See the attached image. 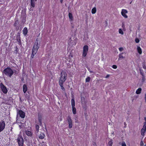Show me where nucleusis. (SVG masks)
I'll return each instance as SVG.
<instances>
[{
	"label": "nucleus",
	"instance_id": "f257e3e1",
	"mask_svg": "<svg viewBox=\"0 0 146 146\" xmlns=\"http://www.w3.org/2000/svg\"><path fill=\"white\" fill-rule=\"evenodd\" d=\"M38 48L39 46L38 41H37V40H36L35 43L33 47L32 52L31 56V58L32 59L34 57V56L37 52Z\"/></svg>",
	"mask_w": 146,
	"mask_h": 146
},
{
	"label": "nucleus",
	"instance_id": "f03ea898",
	"mask_svg": "<svg viewBox=\"0 0 146 146\" xmlns=\"http://www.w3.org/2000/svg\"><path fill=\"white\" fill-rule=\"evenodd\" d=\"M67 77V74L66 72L64 71H62L59 78V83H64Z\"/></svg>",
	"mask_w": 146,
	"mask_h": 146
},
{
	"label": "nucleus",
	"instance_id": "7ed1b4c3",
	"mask_svg": "<svg viewBox=\"0 0 146 146\" xmlns=\"http://www.w3.org/2000/svg\"><path fill=\"white\" fill-rule=\"evenodd\" d=\"M3 73L6 76L11 78L13 74V72L11 68L8 67L4 70Z\"/></svg>",
	"mask_w": 146,
	"mask_h": 146
},
{
	"label": "nucleus",
	"instance_id": "20e7f679",
	"mask_svg": "<svg viewBox=\"0 0 146 146\" xmlns=\"http://www.w3.org/2000/svg\"><path fill=\"white\" fill-rule=\"evenodd\" d=\"M17 140L19 146H23V139L21 134H20L19 135Z\"/></svg>",
	"mask_w": 146,
	"mask_h": 146
},
{
	"label": "nucleus",
	"instance_id": "39448f33",
	"mask_svg": "<svg viewBox=\"0 0 146 146\" xmlns=\"http://www.w3.org/2000/svg\"><path fill=\"white\" fill-rule=\"evenodd\" d=\"M88 50V46L87 45H85L83 47V50L82 56L84 57L86 56Z\"/></svg>",
	"mask_w": 146,
	"mask_h": 146
},
{
	"label": "nucleus",
	"instance_id": "423d86ee",
	"mask_svg": "<svg viewBox=\"0 0 146 146\" xmlns=\"http://www.w3.org/2000/svg\"><path fill=\"white\" fill-rule=\"evenodd\" d=\"M5 122L3 120L0 121V133L5 129Z\"/></svg>",
	"mask_w": 146,
	"mask_h": 146
},
{
	"label": "nucleus",
	"instance_id": "0eeeda50",
	"mask_svg": "<svg viewBox=\"0 0 146 146\" xmlns=\"http://www.w3.org/2000/svg\"><path fill=\"white\" fill-rule=\"evenodd\" d=\"M0 86L3 93L5 94H6L7 92L6 87L1 83L0 84Z\"/></svg>",
	"mask_w": 146,
	"mask_h": 146
},
{
	"label": "nucleus",
	"instance_id": "6e6552de",
	"mask_svg": "<svg viewBox=\"0 0 146 146\" xmlns=\"http://www.w3.org/2000/svg\"><path fill=\"white\" fill-rule=\"evenodd\" d=\"M146 130V122L144 123V125L143 128L141 130V135L143 136H144L145 135L144 133Z\"/></svg>",
	"mask_w": 146,
	"mask_h": 146
},
{
	"label": "nucleus",
	"instance_id": "1a4fd4ad",
	"mask_svg": "<svg viewBox=\"0 0 146 146\" xmlns=\"http://www.w3.org/2000/svg\"><path fill=\"white\" fill-rule=\"evenodd\" d=\"M128 12L126 10L122 9L121 10V14L122 16L125 18H127L128 17L127 16L126 14Z\"/></svg>",
	"mask_w": 146,
	"mask_h": 146
},
{
	"label": "nucleus",
	"instance_id": "9d476101",
	"mask_svg": "<svg viewBox=\"0 0 146 146\" xmlns=\"http://www.w3.org/2000/svg\"><path fill=\"white\" fill-rule=\"evenodd\" d=\"M67 121L69 124V127L71 128L72 126V119L70 117H68L67 118Z\"/></svg>",
	"mask_w": 146,
	"mask_h": 146
},
{
	"label": "nucleus",
	"instance_id": "9b49d317",
	"mask_svg": "<svg viewBox=\"0 0 146 146\" xmlns=\"http://www.w3.org/2000/svg\"><path fill=\"white\" fill-rule=\"evenodd\" d=\"M18 113L19 114L20 116L22 118H24L25 117V113L22 110L19 111Z\"/></svg>",
	"mask_w": 146,
	"mask_h": 146
},
{
	"label": "nucleus",
	"instance_id": "f8f14e48",
	"mask_svg": "<svg viewBox=\"0 0 146 146\" xmlns=\"http://www.w3.org/2000/svg\"><path fill=\"white\" fill-rule=\"evenodd\" d=\"M73 57L72 54L70 53L68 55V56L67 60H68L69 62H72V60L71 59Z\"/></svg>",
	"mask_w": 146,
	"mask_h": 146
},
{
	"label": "nucleus",
	"instance_id": "ddd939ff",
	"mask_svg": "<svg viewBox=\"0 0 146 146\" xmlns=\"http://www.w3.org/2000/svg\"><path fill=\"white\" fill-rule=\"evenodd\" d=\"M18 24L19 21L18 20H17L15 21L14 26L15 27V29L17 31L19 29V27L17 26V25Z\"/></svg>",
	"mask_w": 146,
	"mask_h": 146
},
{
	"label": "nucleus",
	"instance_id": "4468645a",
	"mask_svg": "<svg viewBox=\"0 0 146 146\" xmlns=\"http://www.w3.org/2000/svg\"><path fill=\"white\" fill-rule=\"evenodd\" d=\"M23 33L25 36L27 34L28 32L27 29L26 27H25L23 31Z\"/></svg>",
	"mask_w": 146,
	"mask_h": 146
},
{
	"label": "nucleus",
	"instance_id": "2eb2a0df",
	"mask_svg": "<svg viewBox=\"0 0 146 146\" xmlns=\"http://www.w3.org/2000/svg\"><path fill=\"white\" fill-rule=\"evenodd\" d=\"M27 90V85L24 84L23 86V91L24 93H25Z\"/></svg>",
	"mask_w": 146,
	"mask_h": 146
},
{
	"label": "nucleus",
	"instance_id": "dca6fc26",
	"mask_svg": "<svg viewBox=\"0 0 146 146\" xmlns=\"http://www.w3.org/2000/svg\"><path fill=\"white\" fill-rule=\"evenodd\" d=\"M68 17L70 21H72L73 20V17L71 13H69L68 14Z\"/></svg>",
	"mask_w": 146,
	"mask_h": 146
},
{
	"label": "nucleus",
	"instance_id": "f3484780",
	"mask_svg": "<svg viewBox=\"0 0 146 146\" xmlns=\"http://www.w3.org/2000/svg\"><path fill=\"white\" fill-rule=\"evenodd\" d=\"M59 85L61 87V90L63 92H65V89L64 88L63 86V84L64 83H59Z\"/></svg>",
	"mask_w": 146,
	"mask_h": 146
},
{
	"label": "nucleus",
	"instance_id": "a211bd4d",
	"mask_svg": "<svg viewBox=\"0 0 146 146\" xmlns=\"http://www.w3.org/2000/svg\"><path fill=\"white\" fill-rule=\"evenodd\" d=\"M142 90V89L141 88H138L136 91V93L138 94L141 93Z\"/></svg>",
	"mask_w": 146,
	"mask_h": 146
},
{
	"label": "nucleus",
	"instance_id": "6ab92c4d",
	"mask_svg": "<svg viewBox=\"0 0 146 146\" xmlns=\"http://www.w3.org/2000/svg\"><path fill=\"white\" fill-rule=\"evenodd\" d=\"M137 50L138 52L140 54H141L142 53V51L141 48L139 46H138L137 48Z\"/></svg>",
	"mask_w": 146,
	"mask_h": 146
},
{
	"label": "nucleus",
	"instance_id": "aec40b11",
	"mask_svg": "<svg viewBox=\"0 0 146 146\" xmlns=\"http://www.w3.org/2000/svg\"><path fill=\"white\" fill-rule=\"evenodd\" d=\"M123 54V53L122 52L119 54L118 60H120L121 59H123L124 58V57L122 55Z\"/></svg>",
	"mask_w": 146,
	"mask_h": 146
},
{
	"label": "nucleus",
	"instance_id": "412c9836",
	"mask_svg": "<svg viewBox=\"0 0 146 146\" xmlns=\"http://www.w3.org/2000/svg\"><path fill=\"white\" fill-rule=\"evenodd\" d=\"M26 134L29 136H31L32 135V133L31 132L29 131H26Z\"/></svg>",
	"mask_w": 146,
	"mask_h": 146
},
{
	"label": "nucleus",
	"instance_id": "4be33fe9",
	"mask_svg": "<svg viewBox=\"0 0 146 146\" xmlns=\"http://www.w3.org/2000/svg\"><path fill=\"white\" fill-rule=\"evenodd\" d=\"M96 7H94L93 8L91 11L92 13V14H94L96 12Z\"/></svg>",
	"mask_w": 146,
	"mask_h": 146
},
{
	"label": "nucleus",
	"instance_id": "5701e85b",
	"mask_svg": "<svg viewBox=\"0 0 146 146\" xmlns=\"http://www.w3.org/2000/svg\"><path fill=\"white\" fill-rule=\"evenodd\" d=\"M45 136V135L43 133H41L40 136H39V138L40 139H42L44 138Z\"/></svg>",
	"mask_w": 146,
	"mask_h": 146
},
{
	"label": "nucleus",
	"instance_id": "b1692460",
	"mask_svg": "<svg viewBox=\"0 0 146 146\" xmlns=\"http://www.w3.org/2000/svg\"><path fill=\"white\" fill-rule=\"evenodd\" d=\"M17 40L18 42L19 43V44H21V38L20 37V36H17Z\"/></svg>",
	"mask_w": 146,
	"mask_h": 146
},
{
	"label": "nucleus",
	"instance_id": "393cba45",
	"mask_svg": "<svg viewBox=\"0 0 146 146\" xmlns=\"http://www.w3.org/2000/svg\"><path fill=\"white\" fill-rule=\"evenodd\" d=\"M31 5L33 7H35V2L34 1V0H31Z\"/></svg>",
	"mask_w": 146,
	"mask_h": 146
},
{
	"label": "nucleus",
	"instance_id": "a878e982",
	"mask_svg": "<svg viewBox=\"0 0 146 146\" xmlns=\"http://www.w3.org/2000/svg\"><path fill=\"white\" fill-rule=\"evenodd\" d=\"M108 145L110 146H112L113 144V141L112 139H110L108 142Z\"/></svg>",
	"mask_w": 146,
	"mask_h": 146
},
{
	"label": "nucleus",
	"instance_id": "bb28decb",
	"mask_svg": "<svg viewBox=\"0 0 146 146\" xmlns=\"http://www.w3.org/2000/svg\"><path fill=\"white\" fill-rule=\"evenodd\" d=\"M72 111L74 114H75L76 113V109L75 107L72 108Z\"/></svg>",
	"mask_w": 146,
	"mask_h": 146
},
{
	"label": "nucleus",
	"instance_id": "cd10ccee",
	"mask_svg": "<svg viewBox=\"0 0 146 146\" xmlns=\"http://www.w3.org/2000/svg\"><path fill=\"white\" fill-rule=\"evenodd\" d=\"M74 43H72L71 42V41H70L69 42V44H71V45L72 46H73V45H75L76 44V40H74Z\"/></svg>",
	"mask_w": 146,
	"mask_h": 146
},
{
	"label": "nucleus",
	"instance_id": "c85d7f7f",
	"mask_svg": "<svg viewBox=\"0 0 146 146\" xmlns=\"http://www.w3.org/2000/svg\"><path fill=\"white\" fill-rule=\"evenodd\" d=\"M90 77H88L86 79V82H89L90 81Z\"/></svg>",
	"mask_w": 146,
	"mask_h": 146
},
{
	"label": "nucleus",
	"instance_id": "c756f323",
	"mask_svg": "<svg viewBox=\"0 0 146 146\" xmlns=\"http://www.w3.org/2000/svg\"><path fill=\"white\" fill-rule=\"evenodd\" d=\"M18 50H19V48H18L16 46V48H15V53L16 54H17L18 53Z\"/></svg>",
	"mask_w": 146,
	"mask_h": 146
},
{
	"label": "nucleus",
	"instance_id": "7c9ffc66",
	"mask_svg": "<svg viewBox=\"0 0 146 146\" xmlns=\"http://www.w3.org/2000/svg\"><path fill=\"white\" fill-rule=\"evenodd\" d=\"M71 105L72 108L75 107V103L74 101H72Z\"/></svg>",
	"mask_w": 146,
	"mask_h": 146
},
{
	"label": "nucleus",
	"instance_id": "2f4dec72",
	"mask_svg": "<svg viewBox=\"0 0 146 146\" xmlns=\"http://www.w3.org/2000/svg\"><path fill=\"white\" fill-rule=\"evenodd\" d=\"M119 34L121 35H123L124 33L122 30L121 29H119Z\"/></svg>",
	"mask_w": 146,
	"mask_h": 146
},
{
	"label": "nucleus",
	"instance_id": "473e14b6",
	"mask_svg": "<svg viewBox=\"0 0 146 146\" xmlns=\"http://www.w3.org/2000/svg\"><path fill=\"white\" fill-rule=\"evenodd\" d=\"M38 121L40 123V124L41 123V122H42V118L41 116H39L38 117Z\"/></svg>",
	"mask_w": 146,
	"mask_h": 146
},
{
	"label": "nucleus",
	"instance_id": "72a5a7b5",
	"mask_svg": "<svg viewBox=\"0 0 146 146\" xmlns=\"http://www.w3.org/2000/svg\"><path fill=\"white\" fill-rule=\"evenodd\" d=\"M142 66H143V68L145 70H146V65H145V64L144 63H143V64Z\"/></svg>",
	"mask_w": 146,
	"mask_h": 146
},
{
	"label": "nucleus",
	"instance_id": "f704fd0d",
	"mask_svg": "<svg viewBox=\"0 0 146 146\" xmlns=\"http://www.w3.org/2000/svg\"><path fill=\"white\" fill-rule=\"evenodd\" d=\"M121 144L122 146H126L125 142L124 141L122 142Z\"/></svg>",
	"mask_w": 146,
	"mask_h": 146
},
{
	"label": "nucleus",
	"instance_id": "c9c22d12",
	"mask_svg": "<svg viewBox=\"0 0 146 146\" xmlns=\"http://www.w3.org/2000/svg\"><path fill=\"white\" fill-rule=\"evenodd\" d=\"M145 80V76H143L142 77V82H144Z\"/></svg>",
	"mask_w": 146,
	"mask_h": 146
},
{
	"label": "nucleus",
	"instance_id": "e433bc0d",
	"mask_svg": "<svg viewBox=\"0 0 146 146\" xmlns=\"http://www.w3.org/2000/svg\"><path fill=\"white\" fill-rule=\"evenodd\" d=\"M112 67L113 68V69H116L117 68V66L116 65H113L112 66Z\"/></svg>",
	"mask_w": 146,
	"mask_h": 146
},
{
	"label": "nucleus",
	"instance_id": "4c0bfd02",
	"mask_svg": "<svg viewBox=\"0 0 146 146\" xmlns=\"http://www.w3.org/2000/svg\"><path fill=\"white\" fill-rule=\"evenodd\" d=\"M72 98H74V95L73 91L71 92Z\"/></svg>",
	"mask_w": 146,
	"mask_h": 146
},
{
	"label": "nucleus",
	"instance_id": "58836bf2",
	"mask_svg": "<svg viewBox=\"0 0 146 146\" xmlns=\"http://www.w3.org/2000/svg\"><path fill=\"white\" fill-rule=\"evenodd\" d=\"M135 41L137 43H138L139 42V39L138 38H136L135 39Z\"/></svg>",
	"mask_w": 146,
	"mask_h": 146
},
{
	"label": "nucleus",
	"instance_id": "ea45409f",
	"mask_svg": "<svg viewBox=\"0 0 146 146\" xmlns=\"http://www.w3.org/2000/svg\"><path fill=\"white\" fill-rule=\"evenodd\" d=\"M39 128V127L38 125H36V129L37 131H38V130Z\"/></svg>",
	"mask_w": 146,
	"mask_h": 146
},
{
	"label": "nucleus",
	"instance_id": "a19ab883",
	"mask_svg": "<svg viewBox=\"0 0 146 146\" xmlns=\"http://www.w3.org/2000/svg\"><path fill=\"white\" fill-rule=\"evenodd\" d=\"M119 50L120 51H122L123 50V47H120L119 48Z\"/></svg>",
	"mask_w": 146,
	"mask_h": 146
},
{
	"label": "nucleus",
	"instance_id": "79ce46f5",
	"mask_svg": "<svg viewBox=\"0 0 146 146\" xmlns=\"http://www.w3.org/2000/svg\"><path fill=\"white\" fill-rule=\"evenodd\" d=\"M24 125H19V127H20L21 128Z\"/></svg>",
	"mask_w": 146,
	"mask_h": 146
},
{
	"label": "nucleus",
	"instance_id": "37998d69",
	"mask_svg": "<svg viewBox=\"0 0 146 146\" xmlns=\"http://www.w3.org/2000/svg\"><path fill=\"white\" fill-rule=\"evenodd\" d=\"M140 74L142 75V76H144L143 73L140 72Z\"/></svg>",
	"mask_w": 146,
	"mask_h": 146
},
{
	"label": "nucleus",
	"instance_id": "c03bdc74",
	"mask_svg": "<svg viewBox=\"0 0 146 146\" xmlns=\"http://www.w3.org/2000/svg\"><path fill=\"white\" fill-rule=\"evenodd\" d=\"M109 76H110L109 75H108V74L107 75H106V78H108V77H109Z\"/></svg>",
	"mask_w": 146,
	"mask_h": 146
},
{
	"label": "nucleus",
	"instance_id": "a18cd8bd",
	"mask_svg": "<svg viewBox=\"0 0 146 146\" xmlns=\"http://www.w3.org/2000/svg\"><path fill=\"white\" fill-rule=\"evenodd\" d=\"M60 121H61L62 120V117L61 116L60 117Z\"/></svg>",
	"mask_w": 146,
	"mask_h": 146
},
{
	"label": "nucleus",
	"instance_id": "49530a36",
	"mask_svg": "<svg viewBox=\"0 0 146 146\" xmlns=\"http://www.w3.org/2000/svg\"><path fill=\"white\" fill-rule=\"evenodd\" d=\"M75 122H77V118H76L75 119Z\"/></svg>",
	"mask_w": 146,
	"mask_h": 146
},
{
	"label": "nucleus",
	"instance_id": "de8ad7c7",
	"mask_svg": "<svg viewBox=\"0 0 146 146\" xmlns=\"http://www.w3.org/2000/svg\"><path fill=\"white\" fill-rule=\"evenodd\" d=\"M71 100H72V101L74 100V98H72Z\"/></svg>",
	"mask_w": 146,
	"mask_h": 146
},
{
	"label": "nucleus",
	"instance_id": "09e8293b",
	"mask_svg": "<svg viewBox=\"0 0 146 146\" xmlns=\"http://www.w3.org/2000/svg\"><path fill=\"white\" fill-rule=\"evenodd\" d=\"M145 100H146V94H145Z\"/></svg>",
	"mask_w": 146,
	"mask_h": 146
},
{
	"label": "nucleus",
	"instance_id": "8fccbe9b",
	"mask_svg": "<svg viewBox=\"0 0 146 146\" xmlns=\"http://www.w3.org/2000/svg\"><path fill=\"white\" fill-rule=\"evenodd\" d=\"M63 1V0H60V2L61 3H62Z\"/></svg>",
	"mask_w": 146,
	"mask_h": 146
},
{
	"label": "nucleus",
	"instance_id": "3c124183",
	"mask_svg": "<svg viewBox=\"0 0 146 146\" xmlns=\"http://www.w3.org/2000/svg\"><path fill=\"white\" fill-rule=\"evenodd\" d=\"M37 0H34V1H37Z\"/></svg>",
	"mask_w": 146,
	"mask_h": 146
},
{
	"label": "nucleus",
	"instance_id": "603ef678",
	"mask_svg": "<svg viewBox=\"0 0 146 146\" xmlns=\"http://www.w3.org/2000/svg\"><path fill=\"white\" fill-rule=\"evenodd\" d=\"M20 100H21V98H20Z\"/></svg>",
	"mask_w": 146,
	"mask_h": 146
}]
</instances>
